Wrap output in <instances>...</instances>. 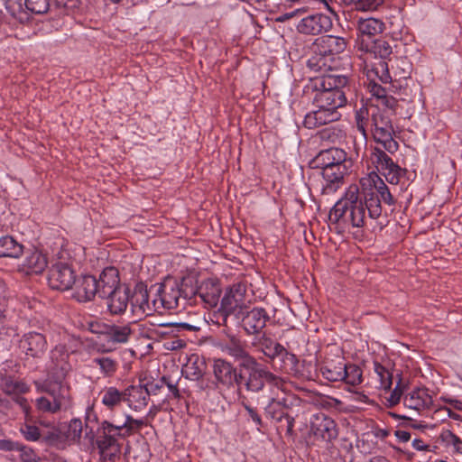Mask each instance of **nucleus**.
I'll return each mask as SVG.
<instances>
[{
	"label": "nucleus",
	"mask_w": 462,
	"mask_h": 462,
	"mask_svg": "<svg viewBox=\"0 0 462 462\" xmlns=\"http://www.w3.org/2000/svg\"><path fill=\"white\" fill-rule=\"evenodd\" d=\"M246 286L237 282L226 289L221 300V310L226 314L235 312L237 309L245 307Z\"/></svg>",
	"instance_id": "2eb2a0df"
},
{
	"label": "nucleus",
	"mask_w": 462,
	"mask_h": 462,
	"mask_svg": "<svg viewBox=\"0 0 462 462\" xmlns=\"http://www.w3.org/2000/svg\"><path fill=\"white\" fill-rule=\"evenodd\" d=\"M240 366L246 370V374L243 376L241 385L247 392L259 393L263 390L266 383L277 389L282 387V379L258 363L254 357L245 363H240Z\"/></svg>",
	"instance_id": "20e7f679"
},
{
	"label": "nucleus",
	"mask_w": 462,
	"mask_h": 462,
	"mask_svg": "<svg viewBox=\"0 0 462 462\" xmlns=\"http://www.w3.org/2000/svg\"><path fill=\"white\" fill-rule=\"evenodd\" d=\"M333 26L330 16L317 13L300 19L297 31L306 35H318L328 32Z\"/></svg>",
	"instance_id": "9d476101"
},
{
	"label": "nucleus",
	"mask_w": 462,
	"mask_h": 462,
	"mask_svg": "<svg viewBox=\"0 0 462 462\" xmlns=\"http://www.w3.org/2000/svg\"><path fill=\"white\" fill-rule=\"evenodd\" d=\"M385 28L384 23L377 18L367 17L358 18L356 21V29L358 37L372 38L383 32Z\"/></svg>",
	"instance_id": "7c9ffc66"
},
{
	"label": "nucleus",
	"mask_w": 462,
	"mask_h": 462,
	"mask_svg": "<svg viewBox=\"0 0 462 462\" xmlns=\"http://www.w3.org/2000/svg\"><path fill=\"white\" fill-rule=\"evenodd\" d=\"M264 410L266 415L273 420H281L283 418V413L280 411L281 402L276 401L274 397L270 399L269 403Z\"/></svg>",
	"instance_id": "8fccbe9b"
},
{
	"label": "nucleus",
	"mask_w": 462,
	"mask_h": 462,
	"mask_svg": "<svg viewBox=\"0 0 462 462\" xmlns=\"http://www.w3.org/2000/svg\"><path fill=\"white\" fill-rule=\"evenodd\" d=\"M125 428H126V423L123 422L122 424L115 425L106 420H104L100 427V435L113 436L114 438H116V435H119V431Z\"/></svg>",
	"instance_id": "3c124183"
},
{
	"label": "nucleus",
	"mask_w": 462,
	"mask_h": 462,
	"mask_svg": "<svg viewBox=\"0 0 462 462\" xmlns=\"http://www.w3.org/2000/svg\"><path fill=\"white\" fill-rule=\"evenodd\" d=\"M125 391V402L134 411L143 409L147 404L150 398V391L146 387L141 385L131 386Z\"/></svg>",
	"instance_id": "c85d7f7f"
},
{
	"label": "nucleus",
	"mask_w": 462,
	"mask_h": 462,
	"mask_svg": "<svg viewBox=\"0 0 462 462\" xmlns=\"http://www.w3.org/2000/svg\"><path fill=\"white\" fill-rule=\"evenodd\" d=\"M18 450L21 451V459L23 462H40L39 457L32 448L21 444Z\"/></svg>",
	"instance_id": "5fc2aeb1"
},
{
	"label": "nucleus",
	"mask_w": 462,
	"mask_h": 462,
	"mask_svg": "<svg viewBox=\"0 0 462 462\" xmlns=\"http://www.w3.org/2000/svg\"><path fill=\"white\" fill-rule=\"evenodd\" d=\"M23 253V245L11 236L0 237V257L18 258Z\"/></svg>",
	"instance_id": "c9c22d12"
},
{
	"label": "nucleus",
	"mask_w": 462,
	"mask_h": 462,
	"mask_svg": "<svg viewBox=\"0 0 462 462\" xmlns=\"http://www.w3.org/2000/svg\"><path fill=\"white\" fill-rule=\"evenodd\" d=\"M414 449L418 451H428L430 450L429 445L424 444L422 439H414L411 443Z\"/></svg>",
	"instance_id": "0e129e2a"
},
{
	"label": "nucleus",
	"mask_w": 462,
	"mask_h": 462,
	"mask_svg": "<svg viewBox=\"0 0 462 462\" xmlns=\"http://www.w3.org/2000/svg\"><path fill=\"white\" fill-rule=\"evenodd\" d=\"M356 11L372 12L383 5L384 0H351Z\"/></svg>",
	"instance_id": "c03bdc74"
},
{
	"label": "nucleus",
	"mask_w": 462,
	"mask_h": 462,
	"mask_svg": "<svg viewBox=\"0 0 462 462\" xmlns=\"http://www.w3.org/2000/svg\"><path fill=\"white\" fill-rule=\"evenodd\" d=\"M197 293L208 308H214L218 303L221 288L217 281L207 279L199 286Z\"/></svg>",
	"instance_id": "a878e982"
},
{
	"label": "nucleus",
	"mask_w": 462,
	"mask_h": 462,
	"mask_svg": "<svg viewBox=\"0 0 462 462\" xmlns=\"http://www.w3.org/2000/svg\"><path fill=\"white\" fill-rule=\"evenodd\" d=\"M213 374L218 388L231 389L235 384L240 386L243 374L228 361L216 359L213 364Z\"/></svg>",
	"instance_id": "6e6552de"
},
{
	"label": "nucleus",
	"mask_w": 462,
	"mask_h": 462,
	"mask_svg": "<svg viewBox=\"0 0 462 462\" xmlns=\"http://www.w3.org/2000/svg\"><path fill=\"white\" fill-rule=\"evenodd\" d=\"M82 429V421L79 419H72L68 427V439L72 441H79L81 438Z\"/></svg>",
	"instance_id": "09e8293b"
},
{
	"label": "nucleus",
	"mask_w": 462,
	"mask_h": 462,
	"mask_svg": "<svg viewBox=\"0 0 462 462\" xmlns=\"http://www.w3.org/2000/svg\"><path fill=\"white\" fill-rule=\"evenodd\" d=\"M124 423H126V428L128 430H134V429L139 430L145 424L143 420H135L133 417H131L130 415H127L125 417V420Z\"/></svg>",
	"instance_id": "052dcab7"
},
{
	"label": "nucleus",
	"mask_w": 462,
	"mask_h": 462,
	"mask_svg": "<svg viewBox=\"0 0 462 462\" xmlns=\"http://www.w3.org/2000/svg\"><path fill=\"white\" fill-rule=\"evenodd\" d=\"M3 390L7 394L25 393L29 391L28 385L22 381H15L11 378L3 383Z\"/></svg>",
	"instance_id": "37998d69"
},
{
	"label": "nucleus",
	"mask_w": 462,
	"mask_h": 462,
	"mask_svg": "<svg viewBox=\"0 0 462 462\" xmlns=\"http://www.w3.org/2000/svg\"><path fill=\"white\" fill-rule=\"evenodd\" d=\"M349 80L346 76L327 74L315 82L316 94L313 103L316 107H328L333 111L346 104V95L350 91Z\"/></svg>",
	"instance_id": "f03ea898"
},
{
	"label": "nucleus",
	"mask_w": 462,
	"mask_h": 462,
	"mask_svg": "<svg viewBox=\"0 0 462 462\" xmlns=\"http://www.w3.org/2000/svg\"><path fill=\"white\" fill-rule=\"evenodd\" d=\"M47 265L46 256L42 252L32 249L26 251L25 258L20 268L26 274H39L46 269Z\"/></svg>",
	"instance_id": "393cba45"
},
{
	"label": "nucleus",
	"mask_w": 462,
	"mask_h": 462,
	"mask_svg": "<svg viewBox=\"0 0 462 462\" xmlns=\"http://www.w3.org/2000/svg\"><path fill=\"white\" fill-rule=\"evenodd\" d=\"M206 364L198 356H191L182 368V374L189 380H199L205 373Z\"/></svg>",
	"instance_id": "f704fd0d"
},
{
	"label": "nucleus",
	"mask_w": 462,
	"mask_h": 462,
	"mask_svg": "<svg viewBox=\"0 0 462 462\" xmlns=\"http://www.w3.org/2000/svg\"><path fill=\"white\" fill-rule=\"evenodd\" d=\"M69 353L63 345L56 346L51 352V365L48 379L65 382L70 365L68 362Z\"/></svg>",
	"instance_id": "f8f14e48"
},
{
	"label": "nucleus",
	"mask_w": 462,
	"mask_h": 462,
	"mask_svg": "<svg viewBox=\"0 0 462 462\" xmlns=\"http://www.w3.org/2000/svg\"><path fill=\"white\" fill-rule=\"evenodd\" d=\"M92 363L99 367L100 372L105 376L113 375L117 369V363L107 356L95 357Z\"/></svg>",
	"instance_id": "a19ab883"
},
{
	"label": "nucleus",
	"mask_w": 462,
	"mask_h": 462,
	"mask_svg": "<svg viewBox=\"0 0 462 462\" xmlns=\"http://www.w3.org/2000/svg\"><path fill=\"white\" fill-rule=\"evenodd\" d=\"M76 277L71 267L63 263L54 264L48 275V283L51 288L58 291H67L74 285Z\"/></svg>",
	"instance_id": "9b49d317"
},
{
	"label": "nucleus",
	"mask_w": 462,
	"mask_h": 462,
	"mask_svg": "<svg viewBox=\"0 0 462 462\" xmlns=\"http://www.w3.org/2000/svg\"><path fill=\"white\" fill-rule=\"evenodd\" d=\"M20 347L26 356L39 358L43 356L47 349V341L42 334L29 332L23 337Z\"/></svg>",
	"instance_id": "f3484780"
},
{
	"label": "nucleus",
	"mask_w": 462,
	"mask_h": 462,
	"mask_svg": "<svg viewBox=\"0 0 462 462\" xmlns=\"http://www.w3.org/2000/svg\"><path fill=\"white\" fill-rule=\"evenodd\" d=\"M313 110L306 114L303 125L309 129L319 127L323 125H327L338 120L341 116L338 111H333L328 107H316Z\"/></svg>",
	"instance_id": "6ab92c4d"
},
{
	"label": "nucleus",
	"mask_w": 462,
	"mask_h": 462,
	"mask_svg": "<svg viewBox=\"0 0 462 462\" xmlns=\"http://www.w3.org/2000/svg\"><path fill=\"white\" fill-rule=\"evenodd\" d=\"M20 443L14 442L9 439H0V450L11 451L18 450L20 448Z\"/></svg>",
	"instance_id": "680f3d73"
},
{
	"label": "nucleus",
	"mask_w": 462,
	"mask_h": 462,
	"mask_svg": "<svg viewBox=\"0 0 462 462\" xmlns=\"http://www.w3.org/2000/svg\"><path fill=\"white\" fill-rule=\"evenodd\" d=\"M394 435L401 442H408L411 439V433L406 430H396Z\"/></svg>",
	"instance_id": "338daca9"
},
{
	"label": "nucleus",
	"mask_w": 462,
	"mask_h": 462,
	"mask_svg": "<svg viewBox=\"0 0 462 462\" xmlns=\"http://www.w3.org/2000/svg\"><path fill=\"white\" fill-rule=\"evenodd\" d=\"M38 393H45L35 400L36 410L41 413L57 414L72 407L69 386L65 382L46 379L34 383Z\"/></svg>",
	"instance_id": "7ed1b4c3"
},
{
	"label": "nucleus",
	"mask_w": 462,
	"mask_h": 462,
	"mask_svg": "<svg viewBox=\"0 0 462 462\" xmlns=\"http://www.w3.org/2000/svg\"><path fill=\"white\" fill-rule=\"evenodd\" d=\"M20 432L27 441L35 442L42 439L40 429L32 424L24 423L20 428Z\"/></svg>",
	"instance_id": "a18cd8bd"
},
{
	"label": "nucleus",
	"mask_w": 462,
	"mask_h": 462,
	"mask_svg": "<svg viewBox=\"0 0 462 462\" xmlns=\"http://www.w3.org/2000/svg\"><path fill=\"white\" fill-rule=\"evenodd\" d=\"M332 59V57L317 51V49L315 48V54L308 60L307 66L311 71L321 73L323 76L331 69V64L329 62Z\"/></svg>",
	"instance_id": "4c0bfd02"
},
{
	"label": "nucleus",
	"mask_w": 462,
	"mask_h": 462,
	"mask_svg": "<svg viewBox=\"0 0 462 462\" xmlns=\"http://www.w3.org/2000/svg\"><path fill=\"white\" fill-rule=\"evenodd\" d=\"M457 438V436L448 430L442 431L440 434L441 441L446 443L448 446H452Z\"/></svg>",
	"instance_id": "e2e57ef3"
},
{
	"label": "nucleus",
	"mask_w": 462,
	"mask_h": 462,
	"mask_svg": "<svg viewBox=\"0 0 462 462\" xmlns=\"http://www.w3.org/2000/svg\"><path fill=\"white\" fill-rule=\"evenodd\" d=\"M25 7L33 14H41L49 10V0H24Z\"/></svg>",
	"instance_id": "de8ad7c7"
},
{
	"label": "nucleus",
	"mask_w": 462,
	"mask_h": 462,
	"mask_svg": "<svg viewBox=\"0 0 462 462\" xmlns=\"http://www.w3.org/2000/svg\"><path fill=\"white\" fill-rule=\"evenodd\" d=\"M310 423V431L317 439L330 441L337 437L335 421L323 412L313 414Z\"/></svg>",
	"instance_id": "4468645a"
},
{
	"label": "nucleus",
	"mask_w": 462,
	"mask_h": 462,
	"mask_svg": "<svg viewBox=\"0 0 462 462\" xmlns=\"http://www.w3.org/2000/svg\"><path fill=\"white\" fill-rule=\"evenodd\" d=\"M168 350H178L186 346V341L180 338H173L164 344Z\"/></svg>",
	"instance_id": "13d9d810"
},
{
	"label": "nucleus",
	"mask_w": 462,
	"mask_h": 462,
	"mask_svg": "<svg viewBox=\"0 0 462 462\" xmlns=\"http://www.w3.org/2000/svg\"><path fill=\"white\" fill-rule=\"evenodd\" d=\"M134 323L114 324L108 326L105 334L108 341L115 344H126L134 333Z\"/></svg>",
	"instance_id": "c756f323"
},
{
	"label": "nucleus",
	"mask_w": 462,
	"mask_h": 462,
	"mask_svg": "<svg viewBox=\"0 0 462 462\" xmlns=\"http://www.w3.org/2000/svg\"><path fill=\"white\" fill-rule=\"evenodd\" d=\"M105 299H106L108 310L111 314L114 315H118L125 312L129 301L128 292L122 287H120L118 290Z\"/></svg>",
	"instance_id": "473e14b6"
},
{
	"label": "nucleus",
	"mask_w": 462,
	"mask_h": 462,
	"mask_svg": "<svg viewBox=\"0 0 462 462\" xmlns=\"http://www.w3.org/2000/svg\"><path fill=\"white\" fill-rule=\"evenodd\" d=\"M5 288L4 285L0 282V321L5 318V297H4Z\"/></svg>",
	"instance_id": "69168bd1"
},
{
	"label": "nucleus",
	"mask_w": 462,
	"mask_h": 462,
	"mask_svg": "<svg viewBox=\"0 0 462 462\" xmlns=\"http://www.w3.org/2000/svg\"><path fill=\"white\" fill-rule=\"evenodd\" d=\"M315 48L321 54L332 57L343 52L346 48V41L343 37L326 35L316 40Z\"/></svg>",
	"instance_id": "b1692460"
},
{
	"label": "nucleus",
	"mask_w": 462,
	"mask_h": 462,
	"mask_svg": "<svg viewBox=\"0 0 462 462\" xmlns=\"http://www.w3.org/2000/svg\"><path fill=\"white\" fill-rule=\"evenodd\" d=\"M119 282L118 272L116 268L108 267L104 269L99 279L97 280V295L103 299L111 295L121 287Z\"/></svg>",
	"instance_id": "412c9836"
},
{
	"label": "nucleus",
	"mask_w": 462,
	"mask_h": 462,
	"mask_svg": "<svg viewBox=\"0 0 462 462\" xmlns=\"http://www.w3.org/2000/svg\"><path fill=\"white\" fill-rule=\"evenodd\" d=\"M101 403L109 411L119 408L125 402V391L116 386H106L98 394Z\"/></svg>",
	"instance_id": "cd10ccee"
},
{
	"label": "nucleus",
	"mask_w": 462,
	"mask_h": 462,
	"mask_svg": "<svg viewBox=\"0 0 462 462\" xmlns=\"http://www.w3.org/2000/svg\"><path fill=\"white\" fill-rule=\"evenodd\" d=\"M74 298L79 302L92 300L97 295V280L92 275H84L76 280Z\"/></svg>",
	"instance_id": "5701e85b"
},
{
	"label": "nucleus",
	"mask_w": 462,
	"mask_h": 462,
	"mask_svg": "<svg viewBox=\"0 0 462 462\" xmlns=\"http://www.w3.org/2000/svg\"><path fill=\"white\" fill-rule=\"evenodd\" d=\"M357 46L361 51L373 52L375 57L381 58V60L388 58L393 52L391 45L382 39L375 40L370 43H365L363 39L361 41L358 40Z\"/></svg>",
	"instance_id": "72a5a7b5"
},
{
	"label": "nucleus",
	"mask_w": 462,
	"mask_h": 462,
	"mask_svg": "<svg viewBox=\"0 0 462 462\" xmlns=\"http://www.w3.org/2000/svg\"><path fill=\"white\" fill-rule=\"evenodd\" d=\"M346 383L350 385H357L362 382V371L356 365H346L343 380Z\"/></svg>",
	"instance_id": "79ce46f5"
},
{
	"label": "nucleus",
	"mask_w": 462,
	"mask_h": 462,
	"mask_svg": "<svg viewBox=\"0 0 462 462\" xmlns=\"http://www.w3.org/2000/svg\"><path fill=\"white\" fill-rule=\"evenodd\" d=\"M432 402V397L425 388H415L403 397L404 406L418 412L429 409Z\"/></svg>",
	"instance_id": "4be33fe9"
},
{
	"label": "nucleus",
	"mask_w": 462,
	"mask_h": 462,
	"mask_svg": "<svg viewBox=\"0 0 462 462\" xmlns=\"http://www.w3.org/2000/svg\"><path fill=\"white\" fill-rule=\"evenodd\" d=\"M360 187L351 184L329 212L331 223L346 227L363 228L367 218L377 219L383 212L382 202L393 206L396 202L388 186L376 171L359 180Z\"/></svg>",
	"instance_id": "f257e3e1"
},
{
	"label": "nucleus",
	"mask_w": 462,
	"mask_h": 462,
	"mask_svg": "<svg viewBox=\"0 0 462 462\" xmlns=\"http://www.w3.org/2000/svg\"><path fill=\"white\" fill-rule=\"evenodd\" d=\"M219 348L240 363H245L254 357L247 352L246 343L233 334H228L226 339L221 340Z\"/></svg>",
	"instance_id": "dca6fc26"
},
{
	"label": "nucleus",
	"mask_w": 462,
	"mask_h": 462,
	"mask_svg": "<svg viewBox=\"0 0 462 462\" xmlns=\"http://www.w3.org/2000/svg\"><path fill=\"white\" fill-rule=\"evenodd\" d=\"M104 462H116L120 458L121 448L119 444L112 445V448L100 455Z\"/></svg>",
	"instance_id": "864d4df0"
},
{
	"label": "nucleus",
	"mask_w": 462,
	"mask_h": 462,
	"mask_svg": "<svg viewBox=\"0 0 462 462\" xmlns=\"http://www.w3.org/2000/svg\"><path fill=\"white\" fill-rule=\"evenodd\" d=\"M371 134L374 141L381 144L387 152L393 154L398 151L399 144L393 138L392 119L387 115L380 111L372 113Z\"/></svg>",
	"instance_id": "423d86ee"
},
{
	"label": "nucleus",
	"mask_w": 462,
	"mask_h": 462,
	"mask_svg": "<svg viewBox=\"0 0 462 462\" xmlns=\"http://www.w3.org/2000/svg\"><path fill=\"white\" fill-rule=\"evenodd\" d=\"M374 371L379 377L380 387L385 390L391 388L393 384L391 373L380 364H374Z\"/></svg>",
	"instance_id": "49530a36"
},
{
	"label": "nucleus",
	"mask_w": 462,
	"mask_h": 462,
	"mask_svg": "<svg viewBox=\"0 0 462 462\" xmlns=\"http://www.w3.org/2000/svg\"><path fill=\"white\" fill-rule=\"evenodd\" d=\"M446 402H448L456 410L462 411V401L456 399H446Z\"/></svg>",
	"instance_id": "774afa93"
},
{
	"label": "nucleus",
	"mask_w": 462,
	"mask_h": 462,
	"mask_svg": "<svg viewBox=\"0 0 462 462\" xmlns=\"http://www.w3.org/2000/svg\"><path fill=\"white\" fill-rule=\"evenodd\" d=\"M351 166L339 165L321 170L323 178L321 192L329 195L337 192L344 184L345 177L348 174Z\"/></svg>",
	"instance_id": "ddd939ff"
},
{
	"label": "nucleus",
	"mask_w": 462,
	"mask_h": 462,
	"mask_svg": "<svg viewBox=\"0 0 462 462\" xmlns=\"http://www.w3.org/2000/svg\"><path fill=\"white\" fill-rule=\"evenodd\" d=\"M346 363L344 361H338L337 363L327 362L320 368V372L324 378L330 382H338L343 380L345 374Z\"/></svg>",
	"instance_id": "58836bf2"
},
{
	"label": "nucleus",
	"mask_w": 462,
	"mask_h": 462,
	"mask_svg": "<svg viewBox=\"0 0 462 462\" xmlns=\"http://www.w3.org/2000/svg\"><path fill=\"white\" fill-rule=\"evenodd\" d=\"M269 319L264 309L254 308L243 318V328L248 335H258Z\"/></svg>",
	"instance_id": "aec40b11"
},
{
	"label": "nucleus",
	"mask_w": 462,
	"mask_h": 462,
	"mask_svg": "<svg viewBox=\"0 0 462 462\" xmlns=\"http://www.w3.org/2000/svg\"><path fill=\"white\" fill-rule=\"evenodd\" d=\"M355 122L358 132L362 134V138L365 143L368 139V129L372 130V114H369V110L365 106H362L355 113Z\"/></svg>",
	"instance_id": "e433bc0d"
},
{
	"label": "nucleus",
	"mask_w": 462,
	"mask_h": 462,
	"mask_svg": "<svg viewBox=\"0 0 462 462\" xmlns=\"http://www.w3.org/2000/svg\"><path fill=\"white\" fill-rule=\"evenodd\" d=\"M20 393L18 394H14L15 396L14 397V401L16 404H18L22 410L24 411L25 413V418L26 420L29 419L31 417V406L27 401L26 398L19 395Z\"/></svg>",
	"instance_id": "6e6d98bb"
},
{
	"label": "nucleus",
	"mask_w": 462,
	"mask_h": 462,
	"mask_svg": "<svg viewBox=\"0 0 462 462\" xmlns=\"http://www.w3.org/2000/svg\"><path fill=\"white\" fill-rule=\"evenodd\" d=\"M117 440L113 436L99 435L97 439V446L100 455L112 448V445L117 444Z\"/></svg>",
	"instance_id": "603ef678"
},
{
	"label": "nucleus",
	"mask_w": 462,
	"mask_h": 462,
	"mask_svg": "<svg viewBox=\"0 0 462 462\" xmlns=\"http://www.w3.org/2000/svg\"><path fill=\"white\" fill-rule=\"evenodd\" d=\"M315 162L316 166L321 170L339 165L351 166V162L346 159V152L342 149L334 147L321 151L317 155Z\"/></svg>",
	"instance_id": "a211bd4d"
},
{
	"label": "nucleus",
	"mask_w": 462,
	"mask_h": 462,
	"mask_svg": "<svg viewBox=\"0 0 462 462\" xmlns=\"http://www.w3.org/2000/svg\"><path fill=\"white\" fill-rule=\"evenodd\" d=\"M373 76L378 78L379 80L383 83L390 82L391 76L388 71L387 63L384 60H379L377 63L374 64V66L372 68V69L368 72V78L371 79L369 88H370V92L374 97H377L378 99L384 100V104L387 106L392 107L393 104L395 102V100L393 97H388L386 95V90L379 84H376L374 82Z\"/></svg>",
	"instance_id": "1a4fd4ad"
},
{
	"label": "nucleus",
	"mask_w": 462,
	"mask_h": 462,
	"mask_svg": "<svg viewBox=\"0 0 462 462\" xmlns=\"http://www.w3.org/2000/svg\"><path fill=\"white\" fill-rule=\"evenodd\" d=\"M402 389L399 387V385H397L393 391L391 393L389 398L387 399V402H389V405L391 407L398 404L401 401V398H402Z\"/></svg>",
	"instance_id": "bf43d9fd"
},
{
	"label": "nucleus",
	"mask_w": 462,
	"mask_h": 462,
	"mask_svg": "<svg viewBox=\"0 0 462 462\" xmlns=\"http://www.w3.org/2000/svg\"><path fill=\"white\" fill-rule=\"evenodd\" d=\"M180 329L192 331L195 330V327L188 323L160 324L152 333L160 337H171L175 336V333Z\"/></svg>",
	"instance_id": "ea45409f"
},
{
	"label": "nucleus",
	"mask_w": 462,
	"mask_h": 462,
	"mask_svg": "<svg viewBox=\"0 0 462 462\" xmlns=\"http://www.w3.org/2000/svg\"><path fill=\"white\" fill-rule=\"evenodd\" d=\"M370 159L377 173L382 174L390 184L397 185L405 175L406 171L395 163L385 150L373 148Z\"/></svg>",
	"instance_id": "0eeeda50"
},
{
	"label": "nucleus",
	"mask_w": 462,
	"mask_h": 462,
	"mask_svg": "<svg viewBox=\"0 0 462 462\" xmlns=\"http://www.w3.org/2000/svg\"><path fill=\"white\" fill-rule=\"evenodd\" d=\"M243 406H244L245 410L246 411L249 419H251L256 426L261 427L263 424V421H262L261 416L258 414L256 410L246 403H244Z\"/></svg>",
	"instance_id": "4d7b16f0"
},
{
	"label": "nucleus",
	"mask_w": 462,
	"mask_h": 462,
	"mask_svg": "<svg viewBox=\"0 0 462 462\" xmlns=\"http://www.w3.org/2000/svg\"><path fill=\"white\" fill-rule=\"evenodd\" d=\"M150 290H140L136 291L133 297L132 309L133 312L136 315H152L153 311L158 310L157 305L152 304V300L150 301L149 294Z\"/></svg>",
	"instance_id": "2f4dec72"
},
{
	"label": "nucleus",
	"mask_w": 462,
	"mask_h": 462,
	"mask_svg": "<svg viewBox=\"0 0 462 462\" xmlns=\"http://www.w3.org/2000/svg\"><path fill=\"white\" fill-rule=\"evenodd\" d=\"M150 292H153L152 304L157 305L158 310H174L179 307L180 300L186 301V297H182L180 282L173 278L152 286Z\"/></svg>",
	"instance_id": "39448f33"
},
{
	"label": "nucleus",
	"mask_w": 462,
	"mask_h": 462,
	"mask_svg": "<svg viewBox=\"0 0 462 462\" xmlns=\"http://www.w3.org/2000/svg\"><path fill=\"white\" fill-rule=\"evenodd\" d=\"M253 345L268 358L274 359L275 357L288 352L281 344L273 341L266 334L257 335L253 341Z\"/></svg>",
	"instance_id": "bb28decb"
}]
</instances>
